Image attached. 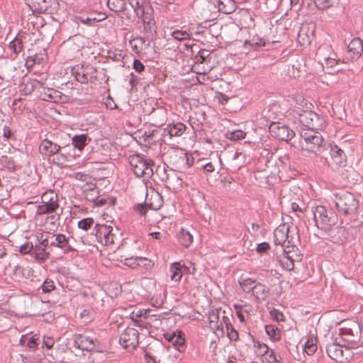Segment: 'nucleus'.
Instances as JSON below:
<instances>
[{"label": "nucleus", "instance_id": "obj_1", "mask_svg": "<svg viewBox=\"0 0 363 363\" xmlns=\"http://www.w3.org/2000/svg\"><path fill=\"white\" fill-rule=\"evenodd\" d=\"M291 106L294 116L298 118L299 123L307 128L306 130H317L321 127L323 118L316 113L311 111V103L308 102L302 95L296 94L292 96Z\"/></svg>", "mask_w": 363, "mask_h": 363}, {"label": "nucleus", "instance_id": "obj_2", "mask_svg": "<svg viewBox=\"0 0 363 363\" xmlns=\"http://www.w3.org/2000/svg\"><path fill=\"white\" fill-rule=\"evenodd\" d=\"M300 135L299 147L303 155L318 156L325 150L323 138L318 132L303 128Z\"/></svg>", "mask_w": 363, "mask_h": 363}, {"label": "nucleus", "instance_id": "obj_3", "mask_svg": "<svg viewBox=\"0 0 363 363\" xmlns=\"http://www.w3.org/2000/svg\"><path fill=\"white\" fill-rule=\"evenodd\" d=\"M299 242L298 230L296 225L283 223L274 231V243L284 248H289Z\"/></svg>", "mask_w": 363, "mask_h": 363}, {"label": "nucleus", "instance_id": "obj_4", "mask_svg": "<svg viewBox=\"0 0 363 363\" xmlns=\"http://www.w3.org/2000/svg\"><path fill=\"white\" fill-rule=\"evenodd\" d=\"M332 203L337 212L344 215L356 213L359 205L356 196L348 191H342L333 194Z\"/></svg>", "mask_w": 363, "mask_h": 363}, {"label": "nucleus", "instance_id": "obj_5", "mask_svg": "<svg viewBox=\"0 0 363 363\" xmlns=\"http://www.w3.org/2000/svg\"><path fill=\"white\" fill-rule=\"evenodd\" d=\"M132 170L138 177L147 179L153 175V162L144 158L140 155H133L128 158Z\"/></svg>", "mask_w": 363, "mask_h": 363}, {"label": "nucleus", "instance_id": "obj_6", "mask_svg": "<svg viewBox=\"0 0 363 363\" xmlns=\"http://www.w3.org/2000/svg\"><path fill=\"white\" fill-rule=\"evenodd\" d=\"M340 336L348 347L357 348L363 346V339L361 336V328L359 323L353 322L350 326L340 329Z\"/></svg>", "mask_w": 363, "mask_h": 363}, {"label": "nucleus", "instance_id": "obj_7", "mask_svg": "<svg viewBox=\"0 0 363 363\" xmlns=\"http://www.w3.org/2000/svg\"><path fill=\"white\" fill-rule=\"evenodd\" d=\"M315 225L325 231L330 230L337 220V214L331 211H328L323 206H318L313 211Z\"/></svg>", "mask_w": 363, "mask_h": 363}, {"label": "nucleus", "instance_id": "obj_8", "mask_svg": "<svg viewBox=\"0 0 363 363\" xmlns=\"http://www.w3.org/2000/svg\"><path fill=\"white\" fill-rule=\"evenodd\" d=\"M71 236H66L62 233H54L51 236L50 247L59 249L64 254H68L75 251V249L71 244Z\"/></svg>", "mask_w": 363, "mask_h": 363}, {"label": "nucleus", "instance_id": "obj_9", "mask_svg": "<svg viewBox=\"0 0 363 363\" xmlns=\"http://www.w3.org/2000/svg\"><path fill=\"white\" fill-rule=\"evenodd\" d=\"M94 231L97 241L101 245H108L113 243L115 235L112 233V226L106 224H96Z\"/></svg>", "mask_w": 363, "mask_h": 363}, {"label": "nucleus", "instance_id": "obj_10", "mask_svg": "<svg viewBox=\"0 0 363 363\" xmlns=\"http://www.w3.org/2000/svg\"><path fill=\"white\" fill-rule=\"evenodd\" d=\"M139 333L133 328H126L120 335L119 342L124 348L135 349L139 344Z\"/></svg>", "mask_w": 363, "mask_h": 363}, {"label": "nucleus", "instance_id": "obj_11", "mask_svg": "<svg viewBox=\"0 0 363 363\" xmlns=\"http://www.w3.org/2000/svg\"><path fill=\"white\" fill-rule=\"evenodd\" d=\"M272 135L280 140L288 141L294 136V132L281 123H272L269 126Z\"/></svg>", "mask_w": 363, "mask_h": 363}, {"label": "nucleus", "instance_id": "obj_12", "mask_svg": "<svg viewBox=\"0 0 363 363\" xmlns=\"http://www.w3.org/2000/svg\"><path fill=\"white\" fill-rule=\"evenodd\" d=\"M36 242L35 245V258L45 260L48 258V253L45 252V249L50 246L49 238H44L43 233H37L35 235Z\"/></svg>", "mask_w": 363, "mask_h": 363}, {"label": "nucleus", "instance_id": "obj_13", "mask_svg": "<svg viewBox=\"0 0 363 363\" xmlns=\"http://www.w3.org/2000/svg\"><path fill=\"white\" fill-rule=\"evenodd\" d=\"M128 1L138 17L140 18L147 14H152V9H151L149 2L147 0Z\"/></svg>", "mask_w": 363, "mask_h": 363}, {"label": "nucleus", "instance_id": "obj_14", "mask_svg": "<svg viewBox=\"0 0 363 363\" xmlns=\"http://www.w3.org/2000/svg\"><path fill=\"white\" fill-rule=\"evenodd\" d=\"M363 52V42L359 38H353L347 46V52L351 59H358Z\"/></svg>", "mask_w": 363, "mask_h": 363}, {"label": "nucleus", "instance_id": "obj_15", "mask_svg": "<svg viewBox=\"0 0 363 363\" xmlns=\"http://www.w3.org/2000/svg\"><path fill=\"white\" fill-rule=\"evenodd\" d=\"M330 155L333 161L340 166H344L347 162V156L344 151L335 144H330Z\"/></svg>", "mask_w": 363, "mask_h": 363}, {"label": "nucleus", "instance_id": "obj_16", "mask_svg": "<svg viewBox=\"0 0 363 363\" xmlns=\"http://www.w3.org/2000/svg\"><path fill=\"white\" fill-rule=\"evenodd\" d=\"M61 149V147L56 143H52L51 140L45 139L39 146L40 152L43 155L51 156L57 154Z\"/></svg>", "mask_w": 363, "mask_h": 363}, {"label": "nucleus", "instance_id": "obj_17", "mask_svg": "<svg viewBox=\"0 0 363 363\" xmlns=\"http://www.w3.org/2000/svg\"><path fill=\"white\" fill-rule=\"evenodd\" d=\"M326 352L330 358L337 362L343 361V350L342 346L337 343H330L326 346Z\"/></svg>", "mask_w": 363, "mask_h": 363}, {"label": "nucleus", "instance_id": "obj_18", "mask_svg": "<svg viewBox=\"0 0 363 363\" xmlns=\"http://www.w3.org/2000/svg\"><path fill=\"white\" fill-rule=\"evenodd\" d=\"M186 129V126L184 123L172 122L167 125L164 132H167L170 137H180L184 133Z\"/></svg>", "mask_w": 363, "mask_h": 363}, {"label": "nucleus", "instance_id": "obj_19", "mask_svg": "<svg viewBox=\"0 0 363 363\" xmlns=\"http://www.w3.org/2000/svg\"><path fill=\"white\" fill-rule=\"evenodd\" d=\"M215 6L219 11L225 14L233 13L237 7L234 0H216Z\"/></svg>", "mask_w": 363, "mask_h": 363}, {"label": "nucleus", "instance_id": "obj_20", "mask_svg": "<svg viewBox=\"0 0 363 363\" xmlns=\"http://www.w3.org/2000/svg\"><path fill=\"white\" fill-rule=\"evenodd\" d=\"M185 267L181 262H174L169 267L170 278L172 281L178 282L181 280Z\"/></svg>", "mask_w": 363, "mask_h": 363}, {"label": "nucleus", "instance_id": "obj_21", "mask_svg": "<svg viewBox=\"0 0 363 363\" xmlns=\"http://www.w3.org/2000/svg\"><path fill=\"white\" fill-rule=\"evenodd\" d=\"M91 141L86 134L74 135L72 138V145L79 152H82L84 147Z\"/></svg>", "mask_w": 363, "mask_h": 363}, {"label": "nucleus", "instance_id": "obj_22", "mask_svg": "<svg viewBox=\"0 0 363 363\" xmlns=\"http://www.w3.org/2000/svg\"><path fill=\"white\" fill-rule=\"evenodd\" d=\"M95 340L93 337L80 335L78 339V347L82 350L92 351L95 349Z\"/></svg>", "mask_w": 363, "mask_h": 363}, {"label": "nucleus", "instance_id": "obj_23", "mask_svg": "<svg viewBox=\"0 0 363 363\" xmlns=\"http://www.w3.org/2000/svg\"><path fill=\"white\" fill-rule=\"evenodd\" d=\"M42 203L48 206L50 211H55L58 207L59 204L57 202V196L56 195H53L51 194H45L42 196Z\"/></svg>", "mask_w": 363, "mask_h": 363}, {"label": "nucleus", "instance_id": "obj_24", "mask_svg": "<svg viewBox=\"0 0 363 363\" xmlns=\"http://www.w3.org/2000/svg\"><path fill=\"white\" fill-rule=\"evenodd\" d=\"M252 294L257 299L264 301L269 295V289L265 285L259 283L254 286Z\"/></svg>", "mask_w": 363, "mask_h": 363}, {"label": "nucleus", "instance_id": "obj_25", "mask_svg": "<svg viewBox=\"0 0 363 363\" xmlns=\"http://www.w3.org/2000/svg\"><path fill=\"white\" fill-rule=\"evenodd\" d=\"M9 49L13 52L10 58L14 60L16 56L21 52L23 49V43L21 39L16 37L9 44Z\"/></svg>", "mask_w": 363, "mask_h": 363}, {"label": "nucleus", "instance_id": "obj_26", "mask_svg": "<svg viewBox=\"0 0 363 363\" xmlns=\"http://www.w3.org/2000/svg\"><path fill=\"white\" fill-rule=\"evenodd\" d=\"M179 242L185 247H188L193 242V235L190 232L183 228L178 234Z\"/></svg>", "mask_w": 363, "mask_h": 363}, {"label": "nucleus", "instance_id": "obj_27", "mask_svg": "<svg viewBox=\"0 0 363 363\" xmlns=\"http://www.w3.org/2000/svg\"><path fill=\"white\" fill-rule=\"evenodd\" d=\"M106 18V16L105 13H99L97 16H92L91 15L84 18V17H78L77 22L82 23L83 24H86L88 26H92L94 23L100 22Z\"/></svg>", "mask_w": 363, "mask_h": 363}, {"label": "nucleus", "instance_id": "obj_28", "mask_svg": "<svg viewBox=\"0 0 363 363\" xmlns=\"http://www.w3.org/2000/svg\"><path fill=\"white\" fill-rule=\"evenodd\" d=\"M108 7L114 12H121L126 9L125 0H108Z\"/></svg>", "mask_w": 363, "mask_h": 363}, {"label": "nucleus", "instance_id": "obj_29", "mask_svg": "<svg viewBox=\"0 0 363 363\" xmlns=\"http://www.w3.org/2000/svg\"><path fill=\"white\" fill-rule=\"evenodd\" d=\"M317 339L309 336L304 345V352L309 356L313 355L317 350Z\"/></svg>", "mask_w": 363, "mask_h": 363}, {"label": "nucleus", "instance_id": "obj_30", "mask_svg": "<svg viewBox=\"0 0 363 363\" xmlns=\"http://www.w3.org/2000/svg\"><path fill=\"white\" fill-rule=\"evenodd\" d=\"M32 5L35 11L42 13L50 6V2L48 0H32Z\"/></svg>", "mask_w": 363, "mask_h": 363}, {"label": "nucleus", "instance_id": "obj_31", "mask_svg": "<svg viewBox=\"0 0 363 363\" xmlns=\"http://www.w3.org/2000/svg\"><path fill=\"white\" fill-rule=\"evenodd\" d=\"M255 352L257 356L264 357L269 353L268 346L259 340H253Z\"/></svg>", "mask_w": 363, "mask_h": 363}, {"label": "nucleus", "instance_id": "obj_32", "mask_svg": "<svg viewBox=\"0 0 363 363\" xmlns=\"http://www.w3.org/2000/svg\"><path fill=\"white\" fill-rule=\"evenodd\" d=\"M223 320L225 324L227 333L230 340H237L238 338V333L232 326L229 318L226 316H223Z\"/></svg>", "mask_w": 363, "mask_h": 363}, {"label": "nucleus", "instance_id": "obj_33", "mask_svg": "<svg viewBox=\"0 0 363 363\" xmlns=\"http://www.w3.org/2000/svg\"><path fill=\"white\" fill-rule=\"evenodd\" d=\"M143 21V27L144 30L147 33H155V29L154 28L153 19L152 18V14H147L141 17Z\"/></svg>", "mask_w": 363, "mask_h": 363}, {"label": "nucleus", "instance_id": "obj_34", "mask_svg": "<svg viewBox=\"0 0 363 363\" xmlns=\"http://www.w3.org/2000/svg\"><path fill=\"white\" fill-rule=\"evenodd\" d=\"M76 79L80 83H87L91 79V76L87 72H85L84 69L82 67L78 68L76 71Z\"/></svg>", "mask_w": 363, "mask_h": 363}, {"label": "nucleus", "instance_id": "obj_35", "mask_svg": "<svg viewBox=\"0 0 363 363\" xmlns=\"http://www.w3.org/2000/svg\"><path fill=\"white\" fill-rule=\"evenodd\" d=\"M143 316V311L141 309L134 310L130 313V319L135 323V325L142 327L143 323L141 320Z\"/></svg>", "mask_w": 363, "mask_h": 363}, {"label": "nucleus", "instance_id": "obj_36", "mask_svg": "<svg viewBox=\"0 0 363 363\" xmlns=\"http://www.w3.org/2000/svg\"><path fill=\"white\" fill-rule=\"evenodd\" d=\"M172 38L178 41H182L190 38V34L186 30H175L172 32Z\"/></svg>", "mask_w": 363, "mask_h": 363}, {"label": "nucleus", "instance_id": "obj_37", "mask_svg": "<svg viewBox=\"0 0 363 363\" xmlns=\"http://www.w3.org/2000/svg\"><path fill=\"white\" fill-rule=\"evenodd\" d=\"M255 281L252 279H245L240 284L242 290L245 293L252 292L254 286H255Z\"/></svg>", "mask_w": 363, "mask_h": 363}, {"label": "nucleus", "instance_id": "obj_38", "mask_svg": "<svg viewBox=\"0 0 363 363\" xmlns=\"http://www.w3.org/2000/svg\"><path fill=\"white\" fill-rule=\"evenodd\" d=\"M245 45L248 44L252 48L257 49V48H260L265 45V41L264 39L260 38L259 37H253L250 40H246L245 43Z\"/></svg>", "mask_w": 363, "mask_h": 363}, {"label": "nucleus", "instance_id": "obj_39", "mask_svg": "<svg viewBox=\"0 0 363 363\" xmlns=\"http://www.w3.org/2000/svg\"><path fill=\"white\" fill-rule=\"evenodd\" d=\"M151 200H154V201L150 203V206L153 210L159 209L162 205V199L158 193L152 196Z\"/></svg>", "mask_w": 363, "mask_h": 363}, {"label": "nucleus", "instance_id": "obj_40", "mask_svg": "<svg viewBox=\"0 0 363 363\" xmlns=\"http://www.w3.org/2000/svg\"><path fill=\"white\" fill-rule=\"evenodd\" d=\"M137 259L138 267H144L145 269H151L152 267L153 266V262L146 257H137Z\"/></svg>", "mask_w": 363, "mask_h": 363}, {"label": "nucleus", "instance_id": "obj_41", "mask_svg": "<svg viewBox=\"0 0 363 363\" xmlns=\"http://www.w3.org/2000/svg\"><path fill=\"white\" fill-rule=\"evenodd\" d=\"M33 250H34L33 254L35 255V246L30 242H26L19 247V252L23 255L28 254Z\"/></svg>", "mask_w": 363, "mask_h": 363}, {"label": "nucleus", "instance_id": "obj_42", "mask_svg": "<svg viewBox=\"0 0 363 363\" xmlns=\"http://www.w3.org/2000/svg\"><path fill=\"white\" fill-rule=\"evenodd\" d=\"M59 219L60 214L55 211L54 213L48 215L45 220L47 223L52 225L53 227H57L58 225Z\"/></svg>", "mask_w": 363, "mask_h": 363}, {"label": "nucleus", "instance_id": "obj_43", "mask_svg": "<svg viewBox=\"0 0 363 363\" xmlns=\"http://www.w3.org/2000/svg\"><path fill=\"white\" fill-rule=\"evenodd\" d=\"M269 314L272 318L277 322H284L285 320L284 315L278 309L274 308L271 310Z\"/></svg>", "mask_w": 363, "mask_h": 363}, {"label": "nucleus", "instance_id": "obj_44", "mask_svg": "<svg viewBox=\"0 0 363 363\" xmlns=\"http://www.w3.org/2000/svg\"><path fill=\"white\" fill-rule=\"evenodd\" d=\"M56 156L54 157V162L58 166H64L66 162H68V157L66 154L64 153H57Z\"/></svg>", "mask_w": 363, "mask_h": 363}, {"label": "nucleus", "instance_id": "obj_45", "mask_svg": "<svg viewBox=\"0 0 363 363\" xmlns=\"http://www.w3.org/2000/svg\"><path fill=\"white\" fill-rule=\"evenodd\" d=\"M94 223V219L91 218H86L80 220L78 222V227L80 229L87 230Z\"/></svg>", "mask_w": 363, "mask_h": 363}, {"label": "nucleus", "instance_id": "obj_46", "mask_svg": "<svg viewBox=\"0 0 363 363\" xmlns=\"http://www.w3.org/2000/svg\"><path fill=\"white\" fill-rule=\"evenodd\" d=\"M333 0H315V4L318 9L325 10L332 6Z\"/></svg>", "mask_w": 363, "mask_h": 363}, {"label": "nucleus", "instance_id": "obj_47", "mask_svg": "<svg viewBox=\"0 0 363 363\" xmlns=\"http://www.w3.org/2000/svg\"><path fill=\"white\" fill-rule=\"evenodd\" d=\"M41 289L43 293H49L55 289L54 282L51 279H47L44 281Z\"/></svg>", "mask_w": 363, "mask_h": 363}, {"label": "nucleus", "instance_id": "obj_48", "mask_svg": "<svg viewBox=\"0 0 363 363\" xmlns=\"http://www.w3.org/2000/svg\"><path fill=\"white\" fill-rule=\"evenodd\" d=\"M246 133L241 130H236L230 133L229 138L233 140H238L245 138Z\"/></svg>", "mask_w": 363, "mask_h": 363}, {"label": "nucleus", "instance_id": "obj_49", "mask_svg": "<svg viewBox=\"0 0 363 363\" xmlns=\"http://www.w3.org/2000/svg\"><path fill=\"white\" fill-rule=\"evenodd\" d=\"M20 342H21V344H23V345L25 344L24 336L21 337ZM26 345L28 347H29L30 349H35L37 347V346L38 345V343L37 342L36 338H35L34 337H31L28 338Z\"/></svg>", "mask_w": 363, "mask_h": 363}, {"label": "nucleus", "instance_id": "obj_50", "mask_svg": "<svg viewBox=\"0 0 363 363\" xmlns=\"http://www.w3.org/2000/svg\"><path fill=\"white\" fill-rule=\"evenodd\" d=\"M169 342H172L174 346H182L184 344V338L181 335H176L175 333H172V337L169 339Z\"/></svg>", "mask_w": 363, "mask_h": 363}, {"label": "nucleus", "instance_id": "obj_51", "mask_svg": "<svg viewBox=\"0 0 363 363\" xmlns=\"http://www.w3.org/2000/svg\"><path fill=\"white\" fill-rule=\"evenodd\" d=\"M124 264L131 268L138 267V259L137 257H128L124 259Z\"/></svg>", "mask_w": 363, "mask_h": 363}, {"label": "nucleus", "instance_id": "obj_52", "mask_svg": "<svg viewBox=\"0 0 363 363\" xmlns=\"http://www.w3.org/2000/svg\"><path fill=\"white\" fill-rule=\"evenodd\" d=\"M52 213H54V211H50V209L48 208V206H46L45 204H44L43 203H42L41 205H39L38 206L37 213L39 215H42V214L49 215Z\"/></svg>", "mask_w": 363, "mask_h": 363}, {"label": "nucleus", "instance_id": "obj_53", "mask_svg": "<svg viewBox=\"0 0 363 363\" xmlns=\"http://www.w3.org/2000/svg\"><path fill=\"white\" fill-rule=\"evenodd\" d=\"M133 69L135 72L140 73L145 69L143 64L138 59H135L133 64Z\"/></svg>", "mask_w": 363, "mask_h": 363}, {"label": "nucleus", "instance_id": "obj_54", "mask_svg": "<svg viewBox=\"0 0 363 363\" xmlns=\"http://www.w3.org/2000/svg\"><path fill=\"white\" fill-rule=\"evenodd\" d=\"M269 249V245L268 242H263L257 245V252L258 253H264Z\"/></svg>", "mask_w": 363, "mask_h": 363}, {"label": "nucleus", "instance_id": "obj_55", "mask_svg": "<svg viewBox=\"0 0 363 363\" xmlns=\"http://www.w3.org/2000/svg\"><path fill=\"white\" fill-rule=\"evenodd\" d=\"M54 342H55V341L52 337L44 336L43 344L48 349L52 348L54 345Z\"/></svg>", "mask_w": 363, "mask_h": 363}, {"label": "nucleus", "instance_id": "obj_56", "mask_svg": "<svg viewBox=\"0 0 363 363\" xmlns=\"http://www.w3.org/2000/svg\"><path fill=\"white\" fill-rule=\"evenodd\" d=\"M241 311L248 315H251L254 313L255 310L250 304L245 303L243 304L242 310Z\"/></svg>", "mask_w": 363, "mask_h": 363}, {"label": "nucleus", "instance_id": "obj_57", "mask_svg": "<svg viewBox=\"0 0 363 363\" xmlns=\"http://www.w3.org/2000/svg\"><path fill=\"white\" fill-rule=\"evenodd\" d=\"M269 354L265 357L267 363H275L277 362L274 350H269Z\"/></svg>", "mask_w": 363, "mask_h": 363}, {"label": "nucleus", "instance_id": "obj_58", "mask_svg": "<svg viewBox=\"0 0 363 363\" xmlns=\"http://www.w3.org/2000/svg\"><path fill=\"white\" fill-rule=\"evenodd\" d=\"M266 333L271 337H275L277 328H274V326L272 325H267L265 327Z\"/></svg>", "mask_w": 363, "mask_h": 363}, {"label": "nucleus", "instance_id": "obj_59", "mask_svg": "<svg viewBox=\"0 0 363 363\" xmlns=\"http://www.w3.org/2000/svg\"><path fill=\"white\" fill-rule=\"evenodd\" d=\"M129 43L133 51H134L136 53H139L140 52L142 46H140L138 43H135L134 40H130Z\"/></svg>", "mask_w": 363, "mask_h": 363}, {"label": "nucleus", "instance_id": "obj_60", "mask_svg": "<svg viewBox=\"0 0 363 363\" xmlns=\"http://www.w3.org/2000/svg\"><path fill=\"white\" fill-rule=\"evenodd\" d=\"M135 210L141 216H145L147 211L146 207L143 204H138L135 207Z\"/></svg>", "mask_w": 363, "mask_h": 363}, {"label": "nucleus", "instance_id": "obj_61", "mask_svg": "<svg viewBox=\"0 0 363 363\" xmlns=\"http://www.w3.org/2000/svg\"><path fill=\"white\" fill-rule=\"evenodd\" d=\"M325 65L329 67H333L335 65L337 64V61L331 57H328L325 59Z\"/></svg>", "mask_w": 363, "mask_h": 363}, {"label": "nucleus", "instance_id": "obj_62", "mask_svg": "<svg viewBox=\"0 0 363 363\" xmlns=\"http://www.w3.org/2000/svg\"><path fill=\"white\" fill-rule=\"evenodd\" d=\"M130 77H131L130 79L129 84H130L131 87L133 88L138 84L139 78L133 73L130 74Z\"/></svg>", "mask_w": 363, "mask_h": 363}, {"label": "nucleus", "instance_id": "obj_63", "mask_svg": "<svg viewBox=\"0 0 363 363\" xmlns=\"http://www.w3.org/2000/svg\"><path fill=\"white\" fill-rule=\"evenodd\" d=\"M203 167L206 172H213L214 171V167L211 162L206 163Z\"/></svg>", "mask_w": 363, "mask_h": 363}, {"label": "nucleus", "instance_id": "obj_64", "mask_svg": "<svg viewBox=\"0 0 363 363\" xmlns=\"http://www.w3.org/2000/svg\"><path fill=\"white\" fill-rule=\"evenodd\" d=\"M3 135L6 139H9L11 135V131L10 128L8 126H4L3 128Z\"/></svg>", "mask_w": 363, "mask_h": 363}]
</instances>
